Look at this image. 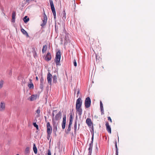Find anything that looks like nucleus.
Wrapping results in <instances>:
<instances>
[{"mask_svg": "<svg viewBox=\"0 0 155 155\" xmlns=\"http://www.w3.org/2000/svg\"><path fill=\"white\" fill-rule=\"evenodd\" d=\"M61 111H59L55 115V117H53V118H54L55 119L59 120L61 118Z\"/></svg>", "mask_w": 155, "mask_h": 155, "instance_id": "nucleus-12", "label": "nucleus"}, {"mask_svg": "<svg viewBox=\"0 0 155 155\" xmlns=\"http://www.w3.org/2000/svg\"><path fill=\"white\" fill-rule=\"evenodd\" d=\"M25 23L27 22L29 20V18L27 16H25L23 19Z\"/></svg>", "mask_w": 155, "mask_h": 155, "instance_id": "nucleus-24", "label": "nucleus"}, {"mask_svg": "<svg viewBox=\"0 0 155 155\" xmlns=\"http://www.w3.org/2000/svg\"><path fill=\"white\" fill-rule=\"evenodd\" d=\"M82 102L81 98H79L76 101V107H81L82 104Z\"/></svg>", "mask_w": 155, "mask_h": 155, "instance_id": "nucleus-6", "label": "nucleus"}, {"mask_svg": "<svg viewBox=\"0 0 155 155\" xmlns=\"http://www.w3.org/2000/svg\"><path fill=\"white\" fill-rule=\"evenodd\" d=\"M100 104L101 109L103 108V105L101 101H100Z\"/></svg>", "mask_w": 155, "mask_h": 155, "instance_id": "nucleus-32", "label": "nucleus"}, {"mask_svg": "<svg viewBox=\"0 0 155 155\" xmlns=\"http://www.w3.org/2000/svg\"><path fill=\"white\" fill-rule=\"evenodd\" d=\"M51 59V54L49 52H48L45 57V59L46 61H49Z\"/></svg>", "mask_w": 155, "mask_h": 155, "instance_id": "nucleus-14", "label": "nucleus"}, {"mask_svg": "<svg viewBox=\"0 0 155 155\" xmlns=\"http://www.w3.org/2000/svg\"><path fill=\"white\" fill-rule=\"evenodd\" d=\"M74 133L75 134V133H76V131H77V123L76 121L75 122V123L74 124Z\"/></svg>", "mask_w": 155, "mask_h": 155, "instance_id": "nucleus-27", "label": "nucleus"}, {"mask_svg": "<svg viewBox=\"0 0 155 155\" xmlns=\"http://www.w3.org/2000/svg\"><path fill=\"white\" fill-rule=\"evenodd\" d=\"M105 125L106 126L107 130L109 133L111 134V128L108 122H107L106 123Z\"/></svg>", "mask_w": 155, "mask_h": 155, "instance_id": "nucleus-16", "label": "nucleus"}, {"mask_svg": "<svg viewBox=\"0 0 155 155\" xmlns=\"http://www.w3.org/2000/svg\"><path fill=\"white\" fill-rule=\"evenodd\" d=\"M52 120L53 128L57 131V127L59 123V120L55 119L54 118H52Z\"/></svg>", "mask_w": 155, "mask_h": 155, "instance_id": "nucleus-4", "label": "nucleus"}, {"mask_svg": "<svg viewBox=\"0 0 155 155\" xmlns=\"http://www.w3.org/2000/svg\"><path fill=\"white\" fill-rule=\"evenodd\" d=\"M48 155H51V153L50 150H48Z\"/></svg>", "mask_w": 155, "mask_h": 155, "instance_id": "nucleus-42", "label": "nucleus"}, {"mask_svg": "<svg viewBox=\"0 0 155 155\" xmlns=\"http://www.w3.org/2000/svg\"><path fill=\"white\" fill-rule=\"evenodd\" d=\"M33 125L34 126L37 128V129H38V126L37 124H36V123H33Z\"/></svg>", "mask_w": 155, "mask_h": 155, "instance_id": "nucleus-31", "label": "nucleus"}, {"mask_svg": "<svg viewBox=\"0 0 155 155\" xmlns=\"http://www.w3.org/2000/svg\"><path fill=\"white\" fill-rule=\"evenodd\" d=\"M79 92H80V91L79 90H78V91L77 92V97H78V94L79 93Z\"/></svg>", "mask_w": 155, "mask_h": 155, "instance_id": "nucleus-43", "label": "nucleus"}, {"mask_svg": "<svg viewBox=\"0 0 155 155\" xmlns=\"http://www.w3.org/2000/svg\"><path fill=\"white\" fill-rule=\"evenodd\" d=\"M56 110H53V112H52V116H53V117H54V113L56 112Z\"/></svg>", "mask_w": 155, "mask_h": 155, "instance_id": "nucleus-41", "label": "nucleus"}, {"mask_svg": "<svg viewBox=\"0 0 155 155\" xmlns=\"http://www.w3.org/2000/svg\"><path fill=\"white\" fill-rule=\"evenodd\" d=\"M51 134H47V139L48 140H49L50 137V135Z\"/></svg>", "mask_w": 155, "mask_h": 155, "instance_id": "nucleus-37", "label": "nucleus"}, {"mask_svg": "<svg viewBox=\"0 0 155 155\" xmlns=\"http://www.w3.org/2000/svg\"><path fill=\"white\" fill-rule=\"evenodd\" d=\"M16 155H19V154H18Z\"/></svg>", "mask_w": 155, "mask_h": 155, "instance_id": "nucleus-47", "label": "nucleus"}, {"mask_svg": "<svg viewBox=\"0 0 155 155\" xmlns=\"http://www.w3.org/2000/svg\"><path fill=\"white\" fill-rule=\"evenodd\" d=\"M57 77L56 76H54L53 77V82L56 83L57 82Z\"/></svg>", "mask_w": 155, "mask_h": 155, "instance_id": "nucleus-28", "label": "nucleus"}, {"mask_svg": "<svg viewBox=\"0 0 155 155\" xmlns=\"http://www.w3.org/2000/svg\"><path fill=\"white\" fill-rule=\"evenodd\" d=\"M74 65L75 66H77V63H76V61L75 60H74Z\"/></svg>", "mask_w": 155, "mask_h": 155, "instance_id": "nucleus-36", "label": "nucleus"}, {"mask_svg": "<svg viewBox=\"0 0 155 155\" xmlns=\"http://www.w3.org/2000/svg\"><path fill=\"white\" fill-rule=\"evenodd\" d=\"M30 148L29 147H27L25 151V154L26 155H28L29 153Z\"/></svg>", "mask_w": 155, "mask_h": 155, "instance_id": "nucleus-22", "label": "nucleus"}, {"mask_svg": "<svg viewBox=\"0 0 155 155\" xmlns=\"http://www.w3.org/2000/svg\"><path fill=\"white\" fill-rule=\"evenodd\" d=\"M36 80H37V81H38V77H36Z\"/></svg>", "mask_w": 155, "mask_h": 155, "instance_id": "nucleus-46", "label": "nucleus"}, {"mask_svg": "<svg viewBox=\"0 0 155 155\" xmlns=\"http://www.w3.org/2000/svg\"><path fill=\"white\" fill-rule=\"evenodd\" d=\"M88 155H90V154H88Z\"/></svg>", "mask_w": 155, "mask_h": 155, "instance_id": "nucleus-49", "label": "nucleus"}, {"mask_svg": "<svg viewBox=\"0 0 155 155\" xmlns=\"http://www.w3.org/2000/svg\"><path fill=\"white\" fill-rule=\"evenodd\" d=\"M47 18L45 14L44 15V18L42 20L43 23L41 24V26H45L47 23Z\"/></svg>", "mask_w": 155, "mask_h": 155, "instance_id": "nucleus-10", "label": "nucleus"}, {"mask_svg": "<svg viewBox=\"0 0 155 155\" xmlns=\"http://www.w3.org/2000/svg\"><path fill=\"white\" fill-rule=\"evenodd\" d=\"M43 81V79H42V80L41 79V84H40V85H42V82Z\"/></svg>", "mask_w": 155, "mask_h": 155, "instance_id": "nucleus-45", "label": "nucleus"}, {"mask_svg": "<svg viewBox=\"0 0 155 155\" xmlns=\"http://www.w3.org/2000/svg\"><path fill=\"white\" fill-rule=\"evenodd\" d=\"M66 123V116L63 117V121L62 123V128L63 129H64L65 127V125Z\"/></svg>", "mask_w": 155, "mask_h": 155, "instance_id": "nucleus-15", "label": "nucleus"}, {"mask_svg": "<svg viewBox=\"0 0 155 155\" xmlns=\"http://www.w3.org/2000/svg\"><path fill=\"white\" fill-rule=\"evenodd\" d=\"M72 123L69 122L68 128L67 129V130L68 132H70L71 131V127L72 126Z\"/></svg>", "mask_w": 155, "mask_h": 155, "instance_id": "nucleus-26", "label": "nucleus"}, {"mask_svg": "<svg viewBox=\"0 0 155 155\" xmlns=\"http://www.w3.org/2000/svg\"><path fill=\"white\" fill-rule=\"evenodd\" d=\"M84 105L85 107L87 108L90 107L91 105V100L89 97L86 98L85 100Z\"/></svg>", "mask_w": 155, "mask_h": 155, "instance_id": "nucleus-3", "label": "nucleus"}, {"mask_svg": "<svg viewBox=\"0 0 155 155\" xmlns=\"http://www.w3.org/2000/svg\"><path fill=\"white\" fill-rule=\"evenodd\" d=\"M33 150L35 153V154H37V149L35 143L33 144Z\"/></svg>", "mask_w": 155, "mask_h": 155, "instance_id": "nucleus-23", "label": "nucleus"}, {"mask_svg": "<svg viewBox=\"0 0 155 155\" xmlns=\"http://www.w3.org/2000/svg\"><path fill=\"white\" fill-rule=\"evenodd\" d=\"M36 113H37V114H39L40 112V110L39 109H37L36 111Z\"/></svg>", "mask_w": 155, "mask_h": 155, "instance_id": "nucleus-40", "label": "nucleus"}, {"mask_svg": "<svg viewBox=\"0 0 155 155\" xmlns=\"http://www.w3.org/2000/svg\"><path fill=\"white\" fill-rule=\"evenodd\" d=\"M107 118H108V120L109 121H110L111 123H112V119H111L110 117H107Z\"/></svg>", "mask_w": 155, "mask_h": 155, "instance_id": "nucleus-33", "label": "nucleus"}, {"mask_svg": "<svg viewBox=\"0 0 155 155\" xmlns=\"http://www.w3.org/2000/svg\"><path fill=\"white\" fill-rule=\"evenodd\" d=\"M52 75L51 74V73L50 72H48L47 74V79L48 83L49 84V85H50L51 86V85L52 84Z\"/></svg>", "mask_w": 155, "mask_h": 155, "instance_id": "nucleus-7", "label": "nucleus"}, {"mask_svg": "<svg viewBox=\"0 0 155 155\" xmlns=\"http://www.w3.org/2000/svg\"><path fill=\"white\" fill-rule=\"evenodd\" d=\"M96 60H99L100 58V57L99 56H98L97 54L96 55Z\"/></svg>", "mask_w": 155, "mask_h": 155, "instance_id": "nucleus-39", "label": "nucleus"}, {"mask_svg": "<svg viewBox=\"0 0 155 155\" xmlns=\"http://www.w3.org/2000/svg\"><path fill=\"white\" fill-rule=\"evenodd\" d=\"M21 32L24 35H26L27 37H29V36L28 35V34L26 32V31H25L24 29L23 28H21Z\"/></svg>", "mask_w": 155, "mask_h": 155, "instance_id": "nucleus-20", "label": "nucleus"}, {"mask_svg": "<svg viewBox=\"0 0 155 155\" xmlns=\"http://www.w3.org/2000/svg\"><path fill=\"white\" fill-rule=\"evenodd\" d=\"M86 123L89 127L93 126V124L91 120L89 118H87L86 120Z\"/></svg>", "mask_w": 155, "mask_h": 155, "instance_id": "nucleus-13", "label": "nucleus"}, {"mask_svg": "<svg viewBox=\"0 0 155 155\" xmlns=\"http://www.w3.org/2000/svg\"><path fill=\"white\" fill-rule=\"evenodd\" d=\"M76 112L78 115L81 116L82 114V110L81 107H76Z\"/></svg>", "mask_w": 155, "mask_h": 155, "instance_id": "nucleus-11", "label": "nucleus"}, {"mask_svg": "<svg viewBox=\"0 0 155 155\" xmlns=\"http://www.w3.org/2000/svg\"><path fill=\"white\" fill-rule=\"evenodd\" d=\"M5 104L4 102H2L0 104V111H3L5 109Z\"/></svg>", "mask_w": 155, "mask_h": 155, "instance_id": "nucleus-9", "label": "nucleus"}, {"mask_svg": "<svg viewBox=\"0 0 155 155\" xmlns=\"http://www.w3.org/2000/svg\"><path fill=\"white\" fill-rule=\"evenodd\" d=\"M73 116L71 113L70 114L69 123H72Z\"/></svg>", "mask_w": 155, "mask_h": 155, "instance_id": "nucleus-25", "label": "nucleus"}, {"mask_svg": "<svg viewBox=\"0 0 155 155\" xmlns=\"http://www.w3.org/2000/svg\"><path fill=\"white\" fill-rule=\"evenodd\" d=\"M101 114L103 115L104 114V108H101Z\"/></svg>", "mask_w": 155, "mask_h": 155, "instance_id": "nucleus-34", "label": "nucleus"}, {"mask_svg": "<svg viewBox=\"0 0 155 155\" xmlns=\"http://www.w3.org/2000/svg\"><path fill=\"white\" fill-rule=\"evenodd\" d=\"M15 16L16 13L15 12H13L12 14V22H15Z\"/></svg>", "mask_w": 155, "mask_h": 155, "instance_id": "nucleus-18", "label": "nucleus"}, {"mask_svg": "<svg viewBox=\"0 0 155 155\" xmlns=\"http://www.w3.org/2000/svg\"><path fill=\"white\" fill-rule=\"evenodd\" d=\"M74 94H75V91H74Z\"/></svg>", "mask_w": 155, "mask_h": 155, "instance_id": "nucleus-48", "label": "nucleus"}, {"mask_svg": "<svg viewBox=\"0 0 155 155\" xmlns=\"http://www.w3.org/2000/svg\"><path fill=\"white\" fill-rule=\"evenodd\" d=\"M115 147L116 150H118V148H117L116 141L115 142Z\"/></svg>", "mask_w": 155, "mask_h": 155, "instance_id": "nucleus-35", "label": "nucleus"}, {"mask_svg": "<svg viewBox=\"0 0 155 155\" xmlns=\"http://www.w3.org/2000/svg\"><path fill=\"white\" fill-rule=\"evenodd\" d=\"M4 81L3 80H1L0 81V88L2 87Z\"/></svg>", "mask_w": 155, "mask_h": 155, "instance_id": "nucleus-29", "label": "nucleus"}, {"mask_svg": "<svg viewBox=\"0 0 155 155\" xmlns=\"http://www.w3.org/2000/svg\"><path fill=\"white\" fill-rule=\"evenodd\" d=\"M47 47L46 45H44L43 47L42 51L43 54L45 53L47 49Z\"/></svg>", "mask_w": 155, "mask_h": 155, "instance_id": "nucleus-21", "label": "nucleus"}, {"mask_svg": "<svg viewBox=\"0 0 155 155\" xmlns=\"http://www.w3.org/2000/svg\"><path fill=\"white\" fill-rule=\"evenodd\" d=\"M116 155H118V150H116Z\"/></svg>", "mask_w": 155, "mask_h": 155, "instance_id": "nucleus-44", "label": "nucleus"}, {"mask_svg": "<svg viewBox=\"0 0 155 155\" xmlns=\"http://www.w3.org/2000/svg\"><path fill=\"white\" fill-rule=\"evenodd\" d=\"M46 127L47 134H51L52 131V128L49 122H48L47 123Z\"/></svg>", "mask_w": 155, "mask_h": 155, "instance_id": "nucleus-5", "label": "nucleus"}, {"mask_svg": "<svg viewBox=\"0 0 155 155\" xmlns=\"http://www.w3.org/2000/svg\"><path fill=\"white\" fill-rule=\"evenodd\" d=\"M49 2L51 6V9L53 14L54 18V19H55L56 18V13L53 2L52 0H49Z\"/></svg>", "mask_w": 155, "mask_h": 155, "instance_id": "nucleus-2", "label": "nucleus"}, {"mask_svg": "<svg viewBox=\"0 0 155 155\" xmlns=\"http://www.w3.org/2000/svg\"><path fill=\"white\" fill-rule=\"evenodd\" d=\"M63 19H65L66 18V12H65L64 10L63 12Z\"/></svg>", "mask_w": 155, "mask_h": 155, "instance_id": "nucleus-30", "label": "nucleus"}, {"mask_svg": "<svg viewBox=\"0 0 155 155\" xmlns=\"http://www.w3.org/2000/svg\"><path fill=\"white\" fill-rule=\"evenodd\" d=\"M30 83L28 84V86L29 88L30 89H33L34 88V85L33 83L31 82V79H30Z\"/></svg>", "mask_w": 155, "mask_h": 155, "instance_id": "nucleus-19", "label": "nucleus"}, {"mask_svg": "<svg viewBox=\"0 0 155 155\" xmlns=\"http://www.w3.org/2000/svg\"><path fill=\"white\" fill-rule=\"evenodd\" d=\"M89 148H88V154L91 155L93 147V143H90L89 144Z\"/></svg>", "mask_w": 155, "mask_h": 155, "instance_id": "nucleus-17", "label": "nucleus"}, {"mask_svg": "<svg viewBox=\"0 0 155 155\" xmlns=\"http://www.w3.org/2000/svg\"><path fill=\"white\" fill-rule=\"evenodd\" d=\"M61 57V52L60 51H58L56 53V57L54 59V61L57 66L61 65L60 64Z\"/></svg>", "mask_w": 155, "mask_h": 155, "instance_id": "nucleus-1", "label": "nucleus"}, {"mask_svg": "<svg viewBox=\"0 0 155 155\" xmlns=\"http://www.w3.org/2000/svg\"><path fill=\"white\" fill-rule=\"evenodd\" d=\"M93 140H94V135H93L92 136V137L91 138V143H93Z\"/></svg>", "mask_w": 155, "mask_h": 155, "instance_id": "nucleus-38", "label": "nucleus"}, {"mask_svg": "<svg viewBox=\"0 0 155 155\" xmlns=\"http://www.w3.org/2000/svg\"><path fill=\"white\" fill-rule=\"evenodd\" d=\"M37 94H33L31 95L28 98V100L31 101H33L35 100L38 97Z\"/></svg>", "mask_w": 155, "mask_h": 155, "instance_id": "nucleus-8", "label": "nucleus"}]
</instances>
